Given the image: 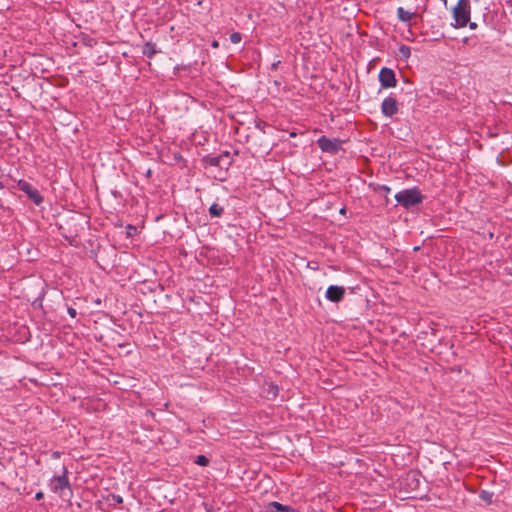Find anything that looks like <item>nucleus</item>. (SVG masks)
<instances>
[{
  "label": "nucleus",
  "instance_id": "obj_1",
  "mask_svg": "<svg viewBox=\"0 0 512 512\" xmlns=\"http://www.w3.org/2000/svg\"><path fill=\"white\" fill-rule=\"evenodd\" d=\"M452 15L454 22L451 25L454 28H463L467 24L469 28L475 30L477 28V23L470 22L471 15V4L470 0H458L455 7L452 9Z\"/></svg>",
  "mask_w": 512,
  "mask_h": 512
},
{
  "label": "nucleus",
  "instance_id": "obj_2",
  "mask_svg": "<svg viewBox=\"0 0 512 512\" xmlns=\"http://www.w3.org/2000/svg\"><path fill=\"white\" fill-rule=\"evenodd\" d=\"M205 163L206 169L209 170L211 174L214 173V168L219 167L220 170L227 169L230 165V155L229 153H224L219 156H207L203 159ZM224 172L220 171L219 178L223 179Z\"/></svg>",
  "mask_w": 512,
  "mask_h": 512
},
{
  "label": "nucleus",
  "instance_id": "obj_3",
  "mask_svg": "<svg viewBox=\"0 0 512 512\" xmlns=\"http://www.w3.org/2000/svg\"><path fill=\"white\" fill-rule=\"evenodd\" d=\"M49 485L51 491L58 493L61 497L64 496L66 489L71 493V486L68 479V470L65 466L62 468V474L53 476Z\"/></svg>",
  "mask_w": 512,
  "mask_h": 512
},
{
  "label": "nucleus",
  "instance_id": "obj_4",
  "mask_svg": "<svg viewBox=\"0 0 512 512\" xmlns=\"http://www.w3.org/2000/svg\"><path fill=\"white\" fill-rule=\"evenodd\" d=\"M395 199L398 204L402 205L406 209L418 205L423 200L422 194H395Z\"/></svg>",
  "mask_w": 512,
  "mask_h": 512
},
{
  "label": "nucleus",
  "instance_id": "obj_5",
  "mask_svg": "<svg viewBox=\"0 0 512 512\" xmlns=\"http://www.w3.org/2000/svg\"><path fill=\"white\" fill-rule=\"evenodd\" d=\"M319 148L324 152L337 153L341 147L338 139H330L322 136L317 141Z\"/></svg>",
  "mask_w": 512,
  "mask_h": 512
},
{
  "label": "nucleus",
  "instance_id": "obj_6",
  "mask_svg": "<svg viewBox=\"0 0 512 512\" xmlns=\"http://www.w3.org/2000/svg\"><path fill=\"white\" fill-rule=\"evenodd\" d=\"M379 81L384 88H392L396 86L395 73L392 69L382 68L379 72Z\"/></svg>",
  "mask_w": 512,
  "mask_h": 512
},
{
  "label": "nucleus",
  "instance_id": "obj_7",
  "mask_svg": "<svg viewBox=\"0 0 512 512\" xmlns=\"http://www.w3.org/2000/svg\"><path fill=\"white\" fill-rule=\"evenodd\" d=\"M325 296L329 301L338 303L345 296V288L343 286L331 285L327 288Z\"/></svg>",
  "mask_w": 512,
  "mask_h": 512
},
{
  "label": "nucleus",
  "instance_id": "obj_8",
  "mask_svg": "<svg viewBox=\"0 0 512 512\" xmlns=\"http://www.w3.org/2000/svg\"><path fill=\"white\" fill-rule=\"evenodd\" d=\"M381 111L387 117H392L398 112V102L393 97H387L381 104Z\"/></svg>",
  "mask_w": 512,
  "mask_h": 512
},
{
  "label": "nucleus",
  "instance_id": "obj_9",
  "mask_svg": "<svg viewBox=\"0 0 512 512\" xmlns=\"http://www.w3.org/2000/svg\"><path fill=\"white\" fill-rule=\"evenodd\" d=\"M415 16L414 12L405 10L403 7L397 8V17L401 22L410 23L411 19Z\"/></svg>",
  "mask_w": 512,
  "mask_h": 512
},
{
  "label": "nucleus",
  "instance_id": "obj_10",
  "mask_svg": "<svg viewBox=\"0 0 512 512\" xmlns=\"http://www.w3.org/2000/svg\"><path fill=\"white\" fill-rule=\"evenodd\" d=\"M269 506L271 509L275 510V512H296L292 507L283 505L276 501L269 503Z\"/></svg>",
  "mask_w": 512,
  "mask_h": 512
},
{
  "label": "nucleus",
  "instance_id": "obj_11",
  "mask_svg": "<svg viewBox=\"0 0 512 512\" xmlns=\"http://www.w3.org/2000/svg\"><path fill=\"white\" fill-rule=\"evenodd\" d=\"M143 54L148 58H152L156 54L155 45L147 42L142 50Z\"/></svg>",
  "mask_w": 512,
  "mask_h": 512
},
{
  "label": "nucleus",
  "instance_id": "obj_12",
  "mask_svg": "<svg viewBox=\"0 0 512 512\" xmlns=\"http://www.w3.org/2000/svg\"><path fill=\"white\" fill-rule=\"evenodd\" d=\"M107 501L109 502V505L111 506H117L119 504L123 503V498L120 495L116 494H109L107 496Z\"/></svg>",
  "mask_w": 512,
  "mask_h": 512
},
{
  "label": "nucleus",
  "instance_id": "obj_13",
  "mask_svg": "<svg viewBox=\"0 0 512 512\" xmlns=\"http://www.w3.org/2000/svg\"><path fill=\"white\" fill-rule=\"evenodd\" d=\"M209 213L212 217H220L223 214V207L214 203L210 206Z\"/></svg>",
  "mask_w": 512,
  "mask_h": 512
},
{
  "label": "nucleus",
  "instance_id": "obj_14",
  "mask_svg": "<svg viewBox=\"0 0 512 512\" xmlns=\"http://www.w3.org/2000/svg\"><path fill=\"white\" fill-rule=\"evenodd\" d=\"M410 54H411V50H410V47L406 46V45H402L400 46L399 48V55L404 58V59H408L410 57Z\"/></svg>",
  "mask_w": 512,
  "mask_h": 512
},
{
  "label": "nucleus",
  "instance_id": "obj_15",
  "mask_svg": "<svg viewBox=\"0 0 512 512\" xmlns=\"http://www.w3.org/2000/svg\"><path fill=\"white\" fill-rule=\"evenodd\" d=\"M26 195L37 206H39L44 200L42 194H26Z\"/></svg>",
  "mask_w": 512,
  "mask_h": 512
},
{
  "label": "nucleus",
  "instance_id": "obj_16",
  "mask_svg": "<svg viewBox=\"0 0 512 512\" xmlns=\"http://www.w3.org/2000/svg\"><path fill=\"white\" fill-rule=\"evenodd\" d=\"M194 463L199 466H207L209 464V459L205 455H198L194 460Z\"/></svg>",
  "mask_w": 512,
  "mask_h": 512
},
{
  "label": "nucleus",
  "instance_id": "obj_17",
  "mask_svg": "<svg viewBox=\"0 0 512 512\" xmlns=\"http://www.w3.org/2000/svg\"><path fill=\"white\" fill-rule=\"evenodd\" d=\"M479 497H480L483 501H485V502H487V503H489V504H490V503H492L493 493H490V492H488V491L483 490V491H481V492H480Z\"/></svg>",
  "mask_w": 512,
  "mask_h": 512
},
{
  "label": "nucleus",
  "instance_id": "obj_18",
  "mask_svg": "<svg viewBox=\"0 0 512 512\" xmlns=\"http://www.w3.org/2000/svg\"><path fill=\"white\" fill-rule=\"evenodd\" d=\"M126 235L127 237H133L138 233V229L136 226L128 224L126 227Z\"/></svg>",
  "mask_w": 512,
  "mask_h": 512
},
{
  "label": "nucleus",
  "instance_id": "obj_19",
  "mask_svg": "<svg viewBox=\"0 0 512 512\" xmlns=\"http://www.w3.org/2000/svg\"><path fill=\"white\" fill-rule=\"evenodd\" d=\"M62 233H63L64 237L70 241V243H69L70 245H72V246L78 245V243H76V234H72V233L66 234L64 232H62Z\"/></svg>",
  "mask_w": 512,
  "mask_h": 512
},
{
  "label": "nucleus",
  "instance_id": "obj_20",
  "mask_svg": "<svg viewBox=\"0 0 512 512\" xmlns=\"http://www.w3.org/2000/svg\"><path fill=\"white\" fill-rule=\"evenodd\" d=\"M242 37H241V34L238 33V32H234L230 35V41L233 43V44H238L240 43Z\"/></svg>",
  "mask_w": 512,
  "mask_h": 512
},
{
  "label": "nucleus",
  "instance_id": "obj_21",
  "mask_svg": "<svg viewBox=\"0 0 512 512\" xmlns=\"http://www.w3.org/2000/svg\"><path fill=\"white\" fill-rule=\"evenodd\" d=\"M20 189H21L23 192H31V191L29 190V185H28L27 183H25V182H24V183H21V182H20Z\"/></svg>",
  "mask_w": 512,
  "mask_h": 512
},
{
  "label": "nucleus",
  "instance_id": "obj_22",
  "mask_svg": "<svg viewBox=\"0 0 512 512\" xmlns=\"http://www.w3.org/2000/svg\"><path fill=\"white\" fill-rule=\"evenodd\" d=\"M68 314L72 317V318H75L76 315H77V311L76 309L72 308V307H69L68 310H67Z\"/></svg>",
  "mask_w": 512,
  "mask_h": 512
},
{
  "label": "nucleus",
  "instance_id": "obj_23",
  "mask_svg": "<svg viewBox=\"0 0 512 512\" xmlns=\"http://www.w3.org/2000/svg\"><path fill=\"white\" fill-rule=\"evenodd\" d=\"M44 498V493L42 491H39L35 494V499L40 501Z\"/></svg>",
  "mask_w": 512,
  "mask_h": 512
},
{
  "label": "nucleus",
  "instance_id": "obj_24",
  "mask_svg": "<svg viewBox=\"0 0 512 512\" xmlns=\"http://www.w3.org/2000/svg\"><path fill=\"white\" fill-rule=\"evenodd\" d=\"M52 457L55 458V459L59 458L60 457V452H58V451L53 452L52 453Z\"/></svg>",
  "mask_w": 512,
  "mask_h": 512
},
{
  "label": "nucleus",
  "instance_id": "obj_25",
  "mask_svg": "<svg viewBox=\"0 0 512 512\" xmlns=\"http://www.w3.org/2000/svg\"><path fill=\"white\" fill-rule=\"evenodd\" d=\"M403 192H410V193H413V192H418V191L416 190V188H412V189H406V190H404Z\"/></svg>",
  "mask_w": 512,
  "mask_h": 512
},
{
  "label": "nucleus",
  "instance_id": "obj_26",
  "mask_svg": "<svg viewBox=\"0 0 512 512\" xmlns=\"http://www.w3.org/2000/svg\"><path fill=\"white\" fill-rule=\"evenodd\" d=\"M263 512H275V510L271 509V507L268 505Z\"/></svg>",
  "mask_w": 512,
  "mask_h": 512
},
{
  "label": "nucleus",
  "instance_id": "obj_27",
  "mask_svg": "<svg viewBox=\"0 0 512 512\" xmlns=\"http://www.w3.org/2000/svg\"><path fill=\"white\" fill-rule=\"evenodd\" d=\"M218 45H219V44H218V42H217V41H213L212 46H213L214 48H217V47H218Z\"/></svg>",
  "mask_w": 512,
  "mask_h": 512
},
{
  "label": "nucleus",
  "instance_id": "obj_28",
  "mask_svg": "<svg viewBox=\"0 0 512 512\" xmlns=\"http://www.w3.org/2000/svg\"><path fill=\"white\" fill-rule=\"evenodd\" d=\"M340 213H341V214H345V213H346V208H345V207L341 208V209H340Z\"/></svg>",
  "mask_w": 512,
  "mask_h": 512
}]
</instances>
